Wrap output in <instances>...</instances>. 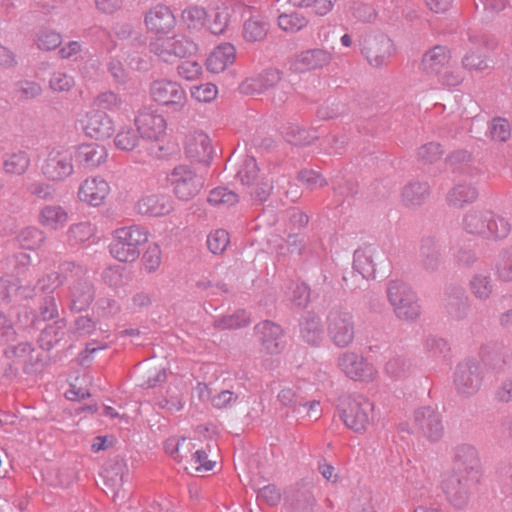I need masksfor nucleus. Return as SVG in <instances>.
Returning a JSON list of instances; mask_svg holds the SVG:
<instances>
[{
  "mask_svg": "<svg viewBox=\"0 0 512 512\" xmlns=\"http://www.w3.org/2000/svg\"><path fill=\"white\" fill-rule=\"evenodd\" d=\"M280 80V72L277 69H267L255 77L246 79L241 85V90L247 94L263 93Z\"/></svg>",
  "mask_w": 512,
  "mask_h": 512,
  "instance_id": "obj_30",
  "label": "nucleus"
},
{
  "mask_svg": "<svg viewBox=\"0 0 512 512\" xmlns=\"http://www.w3.org/2000/svg\"><path fill=\"white\" fill-rule=\"evenodd\" d=\"M85 134L97 140L110 138L114 131L113 120L101 110H91L80 120Z\"/></svg>",
  "mask_w": 512,
  "mask_h": 512,
  "instance_id": "obj_20",
  "label": "nucleus"
},
{
  "mask_svg": "<svg viewBox=\"0 0 512 512\" xmlns=\"http://www.w3.org/2000/svg\"><path fill=\"white\" fill-rule=\"evenodd\" d=\"M462 229L484 239H503L511 230L509 222L489 210L471 209L462 218Z\"/></svg>",
  "mask_w": 512,
  "mask_h": 512,
  "instance_id": "obj_1",
  "label": "nucleus"
},
{
  "mask_svg": "<svg viewBox=\"0 0 512 512\" xmlns=\"http://www.w3.org/2000/svg\"><path fill=\"white\" fill-rule=\"evenodd\" d=\"M420 253L427 270L434 271L438 268L440 263V247L434 238L428 237L422 240Z\"/></svg>",
  "mask_w": 512,
  "mask_h": 512,
  "instance_id": "obj_41",
  "label": "nucleus"
},
{
  "mask_svg": "<svg viewBox=\"0 0 512 512\" xmlns=\"http://www.w3.org/2000/svg\"><path fill=\"white\" fill-rule=\"evenodd\" d=\"M95 105L101 109L115 112L120 109L122 100L117 94L107 91L99 94L95 101Z\"/></svg>",
  "mask_w": 512,
  "mask_h": 512,
  "instance_id": "obj_62",
  "label": "nucleus"
},
{
  "mask_svg": "<svg viewBox=\"0 0 512 512\" xmlns=\"http://www.w3.org/2000/svg\"><path fill=\"white\" fill-rule=\"evenodd\" d=\"M443 154L440 144L435 142L427 143L418 150V158L424 163H433L440 159Z\"/></svg>",
  "mask_w": 512,
  "mask_h": 512,
  "instance_id": "obj_64",
  "label": "nucleus"
},
{
  "mask_svg": "<svg viewBox=\"0 0 512 512\" xmlns=\"http://www.w3.org/2000/svg\"><path fill=\"white\" fill-rule=\"evenodd\" d=\"M166 453L174 460L181 462L188 458L195 448L194 443L185 437L172 436L164 443Z\"/></svg>",
  "mask_w": 512,
  "mask_h": 512,
  "instance_id": "obj_36",
  "label": "nucleus"
},
{
  "mask_svg": "<svg viewBox=\"0 0 512 512\" xmlns=\"http://www.w3.org/2000/svg\"><path fill=\"white\" fill-rule=\"evenodd\" d=\"M44 240L43 232L36 227H27L18 235V242L25 249H35Z\"/></svg>",
  "mask_w": 512,
  "mask_h": 512,
  "instance_id": "obj_52",
  "label": "nucleus"
},
{
  "mask_svg": "<svg viewBox=\"0 0 512 512\" xmlns=\"http://www.w3.org/2000/svg\"><path fill=\"white\" fill-rule=\"evenodd\" d=\"M298 181L309 190L324 187L327 185L325 178L316 170L303 169L298 173Z\"/></svg>",
  "mask_w": 512,
  "mask_h": 512,
  "instance_id": "obj_56",
  "label": "nucleus"
},
{
  "mask_svg": "<svg viewBox=\"0 0 512 512\" xmlns=\"http://www.w3.org/2000/svg\"><path fill=\"white\" fill-rule=\"evenodd\" d=\"M115 146L123 151H131L138 146L139 136L131 127H123L115 136Z\"/></svg>",
  "mask_w": 512,
  "mask_h": 512,
  "instance_id": "obj_48",
  "label": "nucleus"
},
{
  "mask_svg": "<svg viewBox=\"0 0 512 512\" xmlns=\"http://www.w3.org/2000/svg\"><path fill=\"white\" fill-rule=\"evenodd\" d=\"M246 14L244 21L242 36L247 42H260L263 41L268 33V22L253 8Z\"/></svg>",
  "mask_w": 512,
  "mask_h": 512,
  "instance_id": "obj_27",
  "label": "nucleus"
},
{
  "mask_svg": "<svg viewBox=\"0 0 512 512\" xmlns=\"http://www.w3.org/2000/svg\"><path fill=\"white\" fill-rule=\"evenodd\" d=\"M149 238V231L137 224L124 226L113 232L109 245L110 254L120 262H134L140 255V248Z\"/></svg>",
  "mask_w": 512,
  "mask_h": 512,
  "instance_id": "obj_2",
  "label": "nucleus"
},
{
  "mask_svg": "<svg viewBox=\"0 0 512 512\" xmlns=\"http://www.w3.org/2000/svg\"><path fill=\"white\" fill-rule=\"evenodd\" d=\"M144 23L151 33L168 34L176 26V18L169 7L158 4L145 14Z\"/></svg>",
  "mask_w": 512,
  "mask_h": 512,
  "instance_id": "obj_23",
  "label": "nucleus"
},
{
  "mask_svg": "<svg viewBox=\"0 0 512 512\" xmlns=\"http://www.w3.org/2000/svg\"><path fill=\"white\" fill-rule=\"evenodd\" d=\"M249 323V316L246 311L239 310L232 315L222 317L215 320L214 326L217 329H236L241 328Z\"/></svg>",
  "mask_w": 512,
  "mask_h": 512,
  "instance_id": "obj_50",
  "label": "nucleus"
},
{
  "mask_svg": "<svg viewBox=\"0 0 512 512\" xmlns=\"http://www.w3.org/2000/svg\"><path fill=\"white\" fill-rule=\"evenodd\" d=\"M332 60L333 54L326 49H307L296 56L292 68L296 72L316 70L329 65Z\"/></svg>",
  "mask_w": 512,
  "mask_h": 512,
  "instance_id": "obj_24",
  "label": "nucleus"
},
{
  "mask_svg": "<svg viewBox=\"0 0 512 512\" xmlns=\"http://www.w3.org/2000/svg\"><path fill=\"white\" fill-rule=\"evenodd\" d=\"M235 59V46L231 43H221L207 57L206 67L212 73H220L232 65Z\"/></svg>",
  "mask_w": 512,
  "mask_h": 512,
  "instance_id": "obj_26",
  "label": "nucleus"
},
{
  "mask_svg": "<svg viewBox=\"0 0 512 512\" xmlns=\"http://www.w3.org/2000/svg\"><path fill=\"white\" fill-rule=\"evenodd\" d=\"M249 11V6L240 0L226 1L207 14L208 28L213 34H222L231 20L243 19Z\"/></svg>",
  "mask_w": 512,
  "mask_h": 512,
  "instance_id": "obj_14",
  "label": "nucleus"
},
{
  "mask_svg": "<svg viewBox=\"0 0 512 512\" xmlns=\"http://www.w3.org/2000/svg\"><path fill=\"white\" fill-rule=\"evenodd\" d=\"M429 192L430 187L427 182H410L403 188L402 198L406 205L418 206L426 200Z\"/></svg>",
  "mask_w": 512,
  "mask_h": 512,
  "instance_id": "obj_38",
  "label": "nucleus"
},
{
  "mask_svg": "<svg viewBox=\"0 0 512 512\" xmlns=\"http://www.w3.org/2000/svg\"><path fill=\"white\" fill-rule=\"evenodd\" d=\"M301 337L310 345H319L323 339V329L320 318L311 312L303 317L300 323Z\"/></svg>",
  "mask_w": 512,
  "mask_h": 512,
  "instance_id": "obj_34",
  "label": "nucleus"
},
{
  "mask_svg": "<svg viewBox=\"0 0 512 512\" xmlns=\"http://www.w3.org/2000/svg\"><path fill=\"white\" fill-rule=\"evenodd\" d=\"M59 269L66 280L72 281L69 286L70 309L76 312L86 309L94 298V289L85 277L84 269L73 262L61 264Z\"/></svg>",
  "mask_w": 512,
  "mask_h": 512,
  "instance_id": "obj_4",
  "label": "nucleus"
},
{
  "mask_svg": "<svg viewBox=\"0 0 512 512\" xmlns=\"http://www.w3.org/2000/svg\"><path fill=\"white\" fill-rule=\"evenodd\" d=\"M145 269L152 273L159 269L162 262V251L157 244L150 245L143 255Z\"/></svg>",
  "mask_w": 512,
  "mask_h": 512,
  "instance_id": "obj_61",
  "label": "nucleus"
},
{
  "mask_svg": "<svg viewBox=\"0 0 512 512\" xmlns=\"http://www.w3.org/2000/svg\"><path fill=\"white\" fill-rule=\"evenodd\" d=\"M477 196L478 191L471 184H458L449 191L447 201L452 206L462 207L475 201Z\"/></svg>",
  "mask_w": 512,
  "mask_h": 512,
  "instance_id": "obj_39",
  "label": "nucleus"
},
{
  "mask_svg": "<svg viewBox=\"0 0 512 512\" xmlns=\"http://www.w3.org/2000/svg\"><path fill=\"white\" fill-rule=\"evenodd\" d=\"M149 94L152 101L174 112L181 111L187 103L184 88L178 82L168 79L154 80L150 84Z\"/></svg>",
  "mask_w": 512,
  "mask_h": 512,
  "instance_id": "obj_10",
  "label": "nucleus"
},
{
  "mask_svg": "<svg viewBox=\"0 0 512 512\" xmlns=\"http://www.w3.org/2000/svg\"><path fill=\"white\" fill-rule=\"evenodd\" d=\"M308 23V18L300 11L282 13L278 16V27L288 34H295L303 30Z\"/></svg>",
  "mask_w": 512,
  "mask_h": 512,
  "instance_id": "obj_40",
  "label": "nucleus"
},
{
  "mask_svg": "<svg viewBox=\"0 0 512 512\" xmlns=\"http://www.w3.org/2000/svg\"><path fill=\"white\" fill-rule=\"evenodd\" d=\"M327 331L335 346L339 348L348 347L355 336L352 314L342 309L331 310L327 316Z\"/></svg>",
  "mask_w": 512,
  "mask_h": 512,
  "instance_id": "obj_13",
  "label": "nucleus"
},
{
  "mask_svg": "<svg viewBox=\"0 0 512 512\" xmlns=\"http://www.w3.org/2000/svg\"><path fill=\"white\" fill-rule=\"evenodd\" d=\"M373 410V402L362 395L346 397L339 408L344 424L355 432H364L367 429Z\"/></svg>",
  "mask_w": 512,
  "mask_h": 512,
  "instance_id": "obj_6",
  "label": "nucleus"
},
{
  "mask_svg": "<svg viewBox=\"0 0 512 512\" xmlns=\"http://www.w3.org/2000/svg\"><path fill=\"white\" fill-rule=\"evenodd\" d=\"M76 160L88 168H94L103 163L107 158L106 149L98 144H82L76 150Z\"/></svg>",
  "mask_w": 512,
  "mask_h": 512,
  "instance_id": "obj_33",
  "label": "nucleus"
},
{
  "mask_svg": "<svg viewBox=\"0 0 512 512\" xmlns=\"http://www.w3.org/2000/svg\"><path fill=\"white\" fill-rule=\"evenodd\" d=\"M41 172L51 182H62L74 173L73 155L66 149H53L45 158Z\"/></svg>",
  "mask_w": 512,
  "mask_h": 512,
  "instance_id": "obj_15",
  "label": "nucleus"
},
{
  "mask_svg": "<svg viewBox=\"0 0 512 512\" xmlns=\"http://www.w3.org/2000/svg\"><path fill=\"white\" fill-rule=\"evenodd\" d=\"M470 291L479 300H487L492 291L493 283L490 276L482 273L475 274L469 283Z\"/></svg>",
  "mask_w": 512,
  "mask_h": 512,
  "instance_id": "obj_45",
  "label": "nucleus"
},
{
  "mask_svg": "<svg viewBox=\"0 0 512 512\" xmlns=\"http://www.w3.org/2000/svg\"><path fill=\"white\" fill-rule=\"evenodd\" d=\"M150 51L161 61L174 63L178 59L187 57L196 52V44L181 35L172 37H156L149 44Z\"/></svg>",
  "mask_w": 512,
  "mask_h": 512,
  "instance_id": "obj_8",
  "label": "nucleus"
},
{
  "mask_svg": "<svg viewBox=\"0 0 512 512\" xmlns=\"http://www.w3.org/2000/svg\"><path fill=\"white\" fill-rule=\"evenodd\" d=\"M95 232L96 228L90 221L75 223L67 230V241L70 245L84 243L91 239Z\"/></svg>",
  "mask_w": 512,
  "mask_h": 512,
  "instance_id": "obj_43",
  "label": "nucleus"
},
{
  "mask_svg": "<svg viewBox=\"0 0 512 512\" xmlns=\"http://www.w3.org/2000/svg\"><path fill=\"white\" fill-rule=\"evenodd\" d=\"M137 132L148 141H161L167 130V122L163 115L153 110L141 111L135 118Z\"/></svg>",
  "mask_w": 512,
  "mask_h": 512,
  "instance_id": "obj_17",
  "label": "nucleus"
},
{
  "mask_svg": "<svg viewBox=\"0 0 512 512\" xmlns=\"http://www.w3.org/2000/svg\"><path fill=\"white\" fill-rule=\"evenodd\" d=\"M497 277L501 281H512V248L502 251L496 263Z\"/></svg>",
  "mask_w": 512,
  "mask_h": 512,
  "instance_id": "obj_53",
  "label": "nucleus"
},
{
  "mask_svg": "<svg viewBox=\"0 0 512 512\" xmlns=\"http://www.w3.org/2000/svg\"><path fill=\"white\" fill-rule=\"evenodd\" d=\"M75 85L74 78L63 71L51 75L49 86L55 92H67Z\"/></svg>",
  "mask_w": 512,
  "mask_h": 512,
  "instance_id": "obj_60",
  "label": "nucleus"
},
{
  "mask_svg": "<svg viewBox=\"0 0 512 512\" xmlns=\"http://www.w3.org/2000/svg\"><path fill=\"white\" fill-rule=\"evenodd\" d=\"M184 150L187 158L202 164H209L214 154L210 137L200 130L191 131L186 135Z\"/></svg>",
  "mask_w": 512,
  "mask_h": 512,
  "instance_id": "obj_18",
  "label": "nucleus"
},
{
  "mask_svg": "<svg viewBox=\"0 0 512 512\" xmlns=\"http://www.w3.org/2000/svg\"><path fill=\"white\" fill-rule=\"evenodd\" d=\"M455 471L464 476H473L480 479V458L477 449L467 443L455 447Z\"/></svg>",
  "mask_w": 512,
  "mask_h": 512,
  "instance_id": "obj_22",
  "label": "nucleus"
},
{
  "mask_svg": "<svg viewBox=\"0 0 512 512\" xmlns=\"http://www.w3.org/2000/svg\"><path fill=\"white\" fill-rule=\"evenodd\" d=\"M65 278V274L61 273H50L46 276L39 279L37 285L33 288V295H36L37 293L41 292L47 295H50L61 283H63V279L61 277Z\"/></svg>",
  "mask_w": 512,
  "mask_h": 512,
  "instance_id": "obj_55",
  "label": "nucleus"
},
{
  "mask_svg": "<svg viewBox=\"0 0 512 512\" xmlns=\"http://www.w3.org/2000/svg\"><path fill=\"white\" fill-rule=\"evenodd\" d=\"M30 156L24 150L6 153L2 158L3 171L9 175H23L30 166Z\"/></svg>",
  "mask_w": 512,
  "mask_h": 512,
  "instance_id": "obj_35",
  "label": "nucleus"
},
{
  "mask_svg": "<svg viewBox=\"0 0 512 512\" xmlns=\"http://www.w3.org/2000/svg\"><path fill=\"white\" fill-rule=\"evenodd\" d=\"M230 243L229 233L224 229H216L207 236L208 249L213 254H222Z\"/></svg>",
  "mask_w": 512,
  "mask_h": 512,
  "instance_id": "obj_49",
  "label": "nucleus"
},
{
  "mask_svg": "<svg viewBox=\"0 0 512 512\" xmlns=\"http://www.w3.org/2000/svg\"><path fill=\"white\" fill-rule=\"evenodd\" d=\"M401 430L409 433H420L431 442L439 441L444 434L440 413L431 406H423L414 411L413 425L406 428L401 424Z\"/></svg>",
  "mask_w": 512,
  "mask_h": 512,
  "instance_id": "obj_9",
  "label": "nucleus"
},
{
  "mask_svg": "<svg viewBox=\"0 0 512 512\" xmlns=\"http://www.w3.org/2000/svg\"><path fill=\"white\" fill-rule=\"evenodd\" d=\"M489 132L493 140L505 142L511 135L510 124L504 118H494L489 125Z\"/></svg>",
  "mask_w": 512,
  "mask_h": 512,
  "instance_id": "obj_57",
  "label": "nucleus"
},
{
  "mask_svg": "<svg viewBox=\"0 0 512 512\" xmlns=\"http://www.w3.org/2000/svg\"><path fill=\"white\" fill-rule=\"evenodd\" d=\"M256 333L259 335L262 350L267 354H278L283 349L282 328L270 321H263L256 325Z\"/></svg>",
  "mask_w": 512,
  "mask_h": 512,
  "instance_id": "obj_25",
  "label": "nucleus"
},
{
  "mask_svg": "<svg viewBox=\"0 0 512 512\" xmlns=\"http://www.w3.org/2000/svg\"><path fill=\"white\" fill-rule=\"evenodd\" d=\"M446 309L455 319H462L467 313L466 298L461 290H456L455 296H448L446 300Z\"/></svg>",
  "mask_w": 512,
  "mask_h": 512,
  "instance_id": "obj_51",
  "label": "nucleus"
},
{
  "mask_svg": "<svg viewBox=\"0 0 512 512\" xmlns=\"http://www.w3.org/2000/svg\"><path fill=\"white\" fill-rule=\"evenodd\" d=\"M218 95L217 86L212 83H205L191 88V96L198 102L209 103Z\"/></svg>",
  "mask_w": 512,
  "mask_h": 512,
  "instance_id": "obj_59",
  "label": "nucleus"
},
{
  "mask_svg": "<svg viewBox=\"0 0 512 512\" xmlns=\"http://www.w3.org/2000/svg\"><path fill=\"white\" fill-rule=\"evenodd\" d=\"M450 51L446 46L437 45L428 50L422 58V70L431 75H438L450 61Z\"/></svg>",
  "mask_w": 512,
  "mask_h": 512,
  "instance_id": "obj_32",
  "label": "nucleus"
},
{
  "mask_svg": "<svg viewBox=\"0 0 512 512\" xmlns=\"http://www.w3.org/2000/svg\"><path fill=\"white\" fill-rule=\"evenodd\" d=\"M425 349L433 358L445 357L450 351L448 342L437 336H429L425 341Z\"/></svg>",
  "mask_w": 512,
  "mask_h": 512,
  "instance_id": "obj_58",
  "label": "nucleus"
},
{
  "mask_svg": "<svg viewBox=\"0 0 512 512\" xmlns=\"http://www.w3.org/2000/svg\"><path fill=\"white\" fill-rule=\"evenodd\" d=\"M110 191V184L104 178L92 176L81 182L77 198L91 207H99L104 204Z\"/></svg>",
  "mask_w": 512,
  "mask_h": 512,
  "instance_id": "obj_19",
  "label": "nucleus"
},
{
  "mask_svg": "<svg viewBox=\"0 0 512 512\" xmlns=\"http://www.w3.org/2000/svg\"><path fill=\"white\" fill-rule=\"evenodd\" d=\"M29 298L32 292L19 285L18 279L13 276H4L0 278V302L10 301L16 297Z\"/></svg>",
  "mask_w": 512,
  "mask_h": 512,
  "instance_id": "obj_37",
  "label": "nucleus"
},
{
  "mask_svg": "<svg viewBox=\"0 0 512 512\" xmlns=\"http://www.w3.org/2000/svg\"><path fill=\"white\" fill-rule=\"evenodd\" d=\"M337 366L349 379L361 382H373L378 370L373 363L354 351H345L337 358Z\"/></svg>",
  "mask_w": 512,
  "mask_h": 512,
  "instance_id": "obj_11",
  "label": "nucleus"
},
{
  "mask_svg": "<svg viewBox=\"0 0 512 512\" xmlns=\"http://www.w3.org/2000/svg\"><path fill=\"white\" fill-rule=\"evenodd\" d=\"M393 51V43L386 35H376L364 40L362 53L374 67L387 63Z\"/></svg>",
  "mask_w": 512,
  "mask_h": 512,
  "instance_id": "obj_21",
  "label": "nucleus"
},
{
  "mask_svg": "<svg viewBox=\"0 0 512 512\" xmlns=\"http://www.w3.org/2000/svg\"><path fill=\"white\" fill-rule=\"evenodd\" d=\"M135 210L142 216L165 217L174 210V201L165 193L148 192L138 199Z\"/></svg>",
  "mask_w": 512,
  "mask_h": 512,
  "instance_id": "obj_16",
  "label": "nucleus"
},
{
  "mask_svg": "<svg viewBox=\"0 0 512 512\" xmlns=\"http://www.w3.org/2000/svg\"><path fill=\"white\" fill-rule=\"evenodd\" d=\"M258 175V166L253 157L245 156L237 166L236 178L242 185L250 186Z\"/></svg>",
  "mask_w": 512,
  "mask_h": 512,
  "instance_id": "obj_44",
  "label": "nucleus"
},
{
  "mask_svg": "<svg viewBox=\"0 0 512 512\" xmlns=\"http://www.w3.org/2000/svg\"><path fill=\"white\" fill-rule=\"evenodd\" d=\"M375 247L365 246L354 252L353 268L362 279L369 280L375 277V260L378 256Z\"/></svg>",
  "mask_w": 512,
  "mask_h": 512,
  "instance_id": "obj_28",
  "label": "nucleus"
},
{
  "mask_svg": "<svg viewBox=\"0 0 512 512\" xmlns=\"http://www.w3.org/2000/svg\"><path fill=\"white\" fill-rule=\"evenodd\" d=\"M167 180L175 197L180 201H189L196 197L205 185V179L191 166L178 165L168 174Z\"/></svg>",
  "mask_w": 512,
  "mask_h": 512,
  "instance_id": "obj_5",
  "label": "nucleus"
},
{
  "mask_svg": "<svg viewBox=\"0 0 512 512\" xmlns=\"http://www.w3.org/2000/svg\"><path fill=\"white\" fill-rule=\"evenodd\" d=\"M178 75L188 81L197 79L202 73V66L194 60H186L181 62L177 67Z\"/></svg>",
  "mask_w": 512,
  "mask_h": 512,
  "instance_id": "obj_63",
  "label": "nucleus"
},
{
  "mask_svg": "<svg viewBox=\"0 0 512 512\" xmlns=\"http://www.w3.org/2000/svg\"><path fill=\"white\" fill-rule=\"evenodd\" d=\"M127 476L128 468L122 461H116L109 468H106L102 474L104 483L111 490L112 498L115 501L120 497H125V495H121V491Z\"/></svg>",
  "mask_w": 512,
  "mask_h": 512,
  "instance_id": "obj_31",
  "label": "nucleus"
},
{
  "mask_svg": "<svg viewBox=\"0 0 512 512\" xmlns=\"http://www.w3.org/2000/svg\"><path fill=\"white\" fill-rule=\"evenodd\" d=\"M454 387L462 397H471L482 384V371L477 360L469 358L461 361L454 372Z\"/></svg>",
  "mask_w": 512,
  "mask_h": 512,
  "instance_id": "obj_12",
  "label": "nucleus"
},
{
  "mask_svg": "<svg viewBox=\"0 0 512 512\" xmlns=\"http://www.w3.org/2000/svg\"><path fill=\"white\" fill-rule=\"evenodd\" d=\"M69 215L67 210L58 204L43 206L38 215V222L49 230H60L67 224Z\"/></svg>",
  "mask_w": 512,
  "mask_h": 512,
  "instance_id": "obj_29",
  "label": "nucleus"
},
{
  "mask_svg": "<svg viewBox=\"0 0 512 512\" xmlns=\"http://www.w3.org/2000/svg\"><path fill=\"white\" fill-rule=\"evenodd\" d=\"M238 201V195L226 187H216L208 196V202L213 206L230 207Z\"/></svg>",
  "mask_w": 512,
  "mask_h": 512,
  "instance_id": "obj_47",
  "label": "nucleus"
},
{
  "mask_svg": "<svg viewBox=\"0 0 512 512\" xmlns=\"http://www.w3.org/2000/svg\"><path fill=\"white\" fill-rule=\"evenodd\" d=\"M65 322L59 320L53 324L47 325L40 334L39 344L42 349L50 350L54 347L65 334Z\"/></svg>",
  "mask_w": 512,
  "mask_h": 512,
  "instance_id": "obj_42",
  "label": "nucleus"
},
{
  "mask_svg": "<svg viewBox=\"0 0 512 512\" xmlns=\"http://www.w3.org/2000/svg\"><path fill=\"white\" fill-rule=\"evenodd\" d=\"M479 480L473 476L444 473L441 476L440 488L454 508L463 509L468 505Z\"/></svg>",
  "mask_w": 512,
  "mask_h": 512,
  "instance_id": "obj_7",
  "label": "nucleus"
},
{
  "mask_svg": "<svg viewBox=\"0 0 512 512\" xmlns=\"http://www.w3.org/2000/svg\"><path fill=\"white\" fill-rule=\"evenodd\" d=\"M181 18L189 30H200L205 24L207 12L202 7L189 6L183 10Z\"/></svg>",
  "mask_w": 512,
  "mask_h": 512,
  "instance_id": "obj_46",
  "label": "nucleus"
},
{
  "mask_svg": "<svg viewBox=\"0 0 512 512\" xmlns=\"http://www.w3.org/2000/svg\"><path fill=\"white\" fill-rule=\"evenodd\" d=\"M61 35L53 30L42 29L36 34V45L41 50H53L61 44Z\"/></svg>",
  "mask_w": 512,
  "mask_h": 512,
  "instance_id": "obj_54",
  "label": "nucleus"
},
{
  "mask_svg": "<svg viewBox=\"0 0 512 512\" xmlns=\"http://www.w3.org/2000/svg\"><path fill=\"white\" fill-rule=\"evenodd\" d=\"M387 299L396 317L403 321H415L421 314L416 292L405 282L394 280L387 286Z\"/></svg>",
  "mask_w": 512,
  "mask_h": 512,
  "instance_id": "obj_3",
  "label": "nucleus"
}]
</instances>
